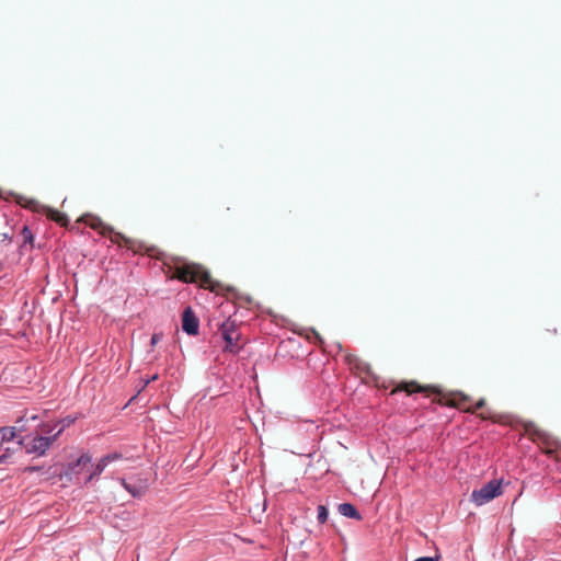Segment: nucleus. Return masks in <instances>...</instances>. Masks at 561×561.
<instances>
[{
  "label": "nucleus",
  "mask_w": 561,
  "mask_h": 561,
  "mask_svg": "<svg viewBox=\"0 0 561 561\" xmlns=\"http://www.w3.org/2000/svg\"><path fill=\"white\" fill-rule=\"evenodd\" d=\"M19 237L21 249H25L27 245L30 249L33 248L34 236L27 226H23Z\"/></svg>",
  "instance_id": "13"
},
{
  "label": "nucleus",
  "mask_w": 561,
  "mask_h": 561,
  "mask_svg": "<svg viewBox=\"0 0 561 561\" xmlns=\"http://www.w3.org/2000/svg\"><path fill=\"white\" fill-rule=\"evenodd\" d=\"M62 431L64 428H60L56 434L51 436H35L26 445V453L36 454L38 456L45 455V453L50 448L51 444L57 439Z\"/></svg>",
  "instance_id": "5"
},
{
  "label": "nucleus",
  "mask_w": 561,
  "mask_h": 561,
  "mask_svg": "<svg viewBox=\"0 0 561 561\" xmlns=\"http://www.w3.org/2000/svg\"><path fill=\"white\" fill-rule=\"evenodd\" d=\"M87 222L92 229L100 230L103 236H106V230L108 227L105 226L100 218L93 217L90 221Z\"/></svg>",
  "instance_id": "14"
},
{
  "label": "nucleus",
  "mask_w": 561,
  "mask_h": 561,
  "mask_svg": "<svg viewBox=\"0 0 561 561\" xmlns=\"http://www.w3.org/2000/svg\"><path fill=\"white\" fill-rule=\"evenodd\" d=\"M15 437L14 427H1L0 428V442H10Z\"/></svg>",
  "instance_id": "15"
},
{
  "label": "nucleus",
  "mask_w": 561,
  "mask_h": 561,
  "mask_svg": "<svg viewBox=\"0 0 561 561\" xmlns=\"http://www.w3.org/2000/svg\"><path fill=\"white\" fill-rule=\"evenodd\" d=\"M171 278H176L183 283L198 284L202 288L215 294H220L227 289L222 283L215 280L209 272L198 263L185 262L176 264Z\"/></svg>",
  "instance_id": "2"
},
{
  "label": "nucleus",
  "mask_w": 561,
  "mask_h": 561,
  "mask_svg": "<svg viewBox=\"0 0 561 561\" xmlns=\"http://www.w3.org/2000/svg\"><path fill=\"white\" fill-rule=\"evenodd\" d=\"M479 416L482 420H492L493 422H497V419L495 417V415L489 411L480 413Z\"/></svg>",
  "instance_id": "19"
},
{
  "label": "nucleus",
  "mask_w": 561,
  "mask_h": 561,
  "mask_svg": "<svg viewBox=\"0 0 561 561\" xmlns=\"http://www.w3.org/2000/svg\"><path fill=\"white\" fill-rule=\"evenodd\" d=\"M219 331L222 340L226 343L224 350L226 352L237 354L241 350V346L239 345V339L241 334L237 328L236 322L229 319L224 321L219 328Z\"/></svg>",
  "instance_id": "4"
},
{
  "label": "nucleus",
  "mask_w": 561,
  "mask_h": 561,
  "mask_svg": "<svg viewBox=\"0 0 561 561\" xmlns=\"http://www.w3.org/2000/svg\"><path fill=\"white\" fill-rule=\"evenodd\" d=\"M43 432L46 433V434H49L50 433V430L47 428V426H43Z\"/></svg>",
  "instance_id": "26"
},
{
  "label": "nucleus",
  "mask_w": 561,
  "mask_h": 561,
  "mask_svg": "<svg viewBox=\"0 0 561 561\" xmlns=\"http://www.w3.org/2000/svg\"><path fill=\"white\" fill-rule=\"evenodd\" d=\"M346 359H347V362H348L350 364H352V363H353V359H356V357H355V356H353V355H348V356H346Z\"/></svg>",
  "instance_id": "24"
},
{
  "label": "nucleus",
  "mask_w": 561,
  "mask_h": 561,
  "mask_svg": "<svg viewBox=\"0 0 561 561\" xmlns=\"http://www.w3.org/2000/svg\"><path fill=\"white\" fill-rule=\"evenodd\" d=\"M162 337H163L162 333H153L151 336V345L152 346L157 345L162 340Z\"/></svg>",
  "instance_id": "20"
},
{
  "label": "nucleus",
  "mask_w": 561,
  "mask_h": 561,
  "mask_svg": "<svg viewBox=\"0 0 561 561\" xmlns=\"http://www.w3.org/2000/svg\"><path fill=\"white\" fill-rule=\"evenodd\" d=\"M502 484L499 480H491L479 490H473L470 496V501L477 505L482 506L493 499L502 495Z\"/></svg>",
  "instance_id": "3"
},
{
  "label": "nucleus",
  "mask_w": 561,
  "mask_h": 561,
  "mask_svg": "<svg viewBox=\"0 0 561 561\" xmlns=\"http://www.w3.org/2000/svg\"><path fill=\"white\" fill-rule=\"evenodd\" d=\"M91 463V456L88 454H82L76 462L70 463L65 472L66 477H69L70 479L72 477H78L85 467L90 466Z\"/></svg>",
  "instance_id": "8"
},
{
  "label": "nucleus",
  "mask_w": 561,
  "mask_h": 561,
  "mask_svg": "<svg viewBox=\"0 0 561 561\" xmlns=\"http://www.w3.org/2000/svg\"><path fill=\"white\" fill-rule=\"evenodd\" d=\"M339 513L342 514L345 517L354 518L357 520L362 519L360 514L356 510V507L351 503H342L339 505Z\"/></svg>",
  "instance_id": "12"
},
{
  "label": "nucleus",
  "mask_w": 561,
  "mask_h": 561,
  "mask_svg": "<svg viewBox=\"0 0 561 561\" xmlns=\"http://www.w3.org/2000/svg\"><path fill=\"white\" fill-rule=\"evenodd\" d=\"M485 405V399L481 398L474 405L465 409V412L476 413L477 410L482 409Z\"/></svg>",
  "instance_id": "17"
},
{
  "label": "nucleus",
  "mask_w": 561,
  "mask_h": 561,
  "mask_svg": "<svg viewBox=\"0 0 561 561\" xmlns=\"http://www.w3.org/2000/svg\"><path fill=\"white\" fill-rule=\"evenodd\" d=\"M44 214L46 217L56 224L60 225L61 227H66L69 222L68 217L66 214L60 213L59 210L46 207L44 209Z\"/></svg>",
  "instance_id": "11"
},
{
  "label": "nucleus",
  "mask_w": 561,
  "mask_h": 561,
  "mask_svg": "<svg viewBox=\"0 0 561 561\" xmlns=\"http://www.w3.org/2000/svg\"><path fill=\"white\" fill-rule=\"evenodd\" d=\"M198 327L199 322L193 310L190 307L185 308L182 316L183 331H185L187 334L195 335L198 333Z\"/></svg>",
  "instance_id": "7"
},
{
  "label": "nucleus",
  "mask_w": 561,
  "mask_h": 561,
  "mask_svg": "<svg viewBox=\"0 0 561 561\" xmlns=\"http://www.w3.org/2000/svg\"><path fill=\"white\" fill-rule=\"evenodd\" d=\"M438 560H439V556H436V557H421V558H417L414 561H438Z\"/></svg>",
  "instance_id": "22"
},
{
  "label": "nucleus",
  "mask_w": 561,
  "mask_h": 561,
  "mask_svg": "<svg viewBox=\"0 0 561 561\" xmlns=\"http://www.w3.org/2000/svg\"><path fill=\"white\" fill-rule=\"evenodd\" d=\"M398 391H405L408 394L415 392H422L426 396L437 394L438 399H435L434 402H437L440 405L457 408L462 411L469 407L467 403L470 401V397L462 392L453 391L445 393L437 386H421L416 381L401 382L392 390L391 393H396Z\"/></svg>",
  "instance_id": "1"
},
{
  "label": "nucleus",
  "mask_w": 561,
  "mask_h": 561,
  "mask_svg": "<svg viewBox=\"0 0 561 561\" xmlns=\"http://www.w3.org/2000/svg\"><path fill=\"white\" fill-rule=\"evenodd\" d=\"M64 422H65V425H64L61 428H65V426H66V425L71 424V423L73 422V420H71V419H66V420H64Z\"/></svg>",
  "instance_id": "23"
},
{
  "label": "nucleus",
  "mask_w": 561,
  "mask_h": 561,
  "mask_svg": "<svg viewBox=\"0 0 561 561\" xmlns=\"http://www.w3.org/2000/svg\"><path fill=\"white\" fill-rule=\"evenodd\" d=\"M11 240H12V233L10 231L0 232V242L11 241Z\"/></svg>",
  "instance_id": "21"
},
{
  "label": "nucleus",
  "mask_w": 561,
  "mask_h": 561,
  "mask_svg": "<svg viewBox=\"0 0 561 561\" xmlns=\"http://www.w3.org/2000/svg\"><path fill=\"white\" fill-rule=\"evenodd\" d=\"M126 490L133 495V496H140L144 493V490L140 488H136L134 485H126Z\"/></svg>",
  "instance_id": "18"
},
{
  "label": "nucleus",
  "mask_w": 561,
  "mask_h": 561,
  "mask_svg": "<svg viewBox=\"0 0 561 561\" xmlns=\"http://www.w3.org/2000/svg\"><path fill=\"white\" fill-rule=\"evenodd\" d=\"M107 234L110 236L112 242L117 243L119 245H124L128 250H131L134 252H138L139 247H137V242L135 240H131L119 232H114L111 227H108V229L106 230V236Z\"/></svg>",
  "instance_id": "9"
},
{
  "label": "nucleus",
  "mask_w": 561,
  "mask_h": 561,
  "mask_svg": "<svg viewBox=\"0 0 561 561\" xmlns=\"http://www.w3.org/2000/svg\"><path fill=\"white\" fill-rule=\"evenodd\" d=\"M524 428L533 440H546L548 438V434L533 422L525 423Z\"/></svg>",
  "instance_id": "10"
},
{
  "label": "nucleus",
  "mask_w": 561,
  "mask_h": 561,
  "mask_svg": "<svg viewBox=\"0 0 561 561\" xmlns=\"http://www.w3.org/2000/svg\"><path fill=\"white\" fill-rule=\"evenodd\" d=\"M121 484L126 489V485H129L126 480L124 478H122L121 480Z\"/></svg>",
  "instance_id": "25"
},
{
  "label": "nucleus",
  "mask_w": 561,
  "mask_h": 561,
  "mask_svg": "<svg viewBox=\"0 0 561 561\" xmlns=\"http://www.w3.org/2000/svg\"><path fill=\"white\" fill-rule=\"evenodd\" d=\"M35 470V467H28L25 469V471H34Z\"/></svg>",
  "instance_id": "27"
},
{
  "label": "nucleus",
  "mask_w": 561,
  "mask_h": 561,
  "mask_svg": "<svg viewBox=\"0 0 561 561\" xmlns=\"http://www.w3.org/2000/svg\"><path fill=\"white\" fill-rule=\"evenodd\" d=\"M122 459H123V455L121 453L115 451V453L105 455L95 465L93 471H91L90 474L85 478V482H90L93 478L101 474L110 463L122 460Z\"/></svg>",
  "instance_id": "6"
},
{
  "label": "nucleus",
  "mask_w": 561,
  "mask_h": 561,
  "mask_svg": "<svg viewBox=\"0 0 561 561\" xmlns=\"http://www.w3.org/2000/svg\"><path fill=\"white\" fill-rule=\"evenodd\" d=\"M317 518L320 524H324L328 520V510L325 506H323V505L318 506Z\"/></svg>",
  "instance_id": "16"
}]
</instances>
